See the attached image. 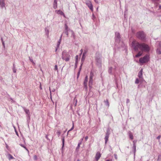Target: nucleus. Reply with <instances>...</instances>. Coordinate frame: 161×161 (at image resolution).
<instances>
[{"label": "nucleus", "mask_w": 161, "mask_h": 161, "mask_svg": "<svg viewBox=\"0 0 161 161\" xmlns=\"http://www.w3.org/2000/svg\"><path fill=\"white\" fill-rule=\"evenodd\" d=\"M132 47L135 51H137L138 49L145 52H149L150 50L149 46L144 43H139L136 41L134 40L131 43Z\"/></svg>", "instance_id": "f257e3e1"}, {"label": "nucleus", "mask_w": 161, "mask_h": 161, "mask_svg": "<svg viewBox=\"0 0 161 161\" xmlns=\"http://www.w3.org/2000/svg\"><path fill=\"white\" fill-rule=\"evenodd\" d=\"M136 36L139 39L144 41L146 39V36L145 33L143 31H139L136 34Z\"/></svg>", "instance_id": "f03ea898"}, {"label": "nucleus", "mask_w": 161, "mask_h": 161, "mask_svg": "<svg viewBox=\"0 0 161 161\" xmlns=\"http://www.w3.org/2000/svg\"><path fill=\"white\" fill-rule=\"evenodd\" d=\"M70 56L69 53L65 50H64L62 53V58L66 62H68L69 60Z\"/></svg>", "instance_id": "7ed1b4c3"}, {"label": "nucleus", "mask_w": 161, "mask_h": 161, "mask_svg": "<svg viewBox=\"0 0 161 161\" xmlns=\"http://www.w3.org/2000/svg\"><path fill=\"white\" fill-rule=\"evenodd\" d=\"M149 60V57L146 55L143 58H141L139 59V62L142 64L147 62Z\"/></svg>", "instance_id": "20e7f679"}, {"label": "nucleus", "mask_w": 161, "mask_h": 161, "mask_svg": "<svg viewBox=\"0 0 161 161\" xmlns=\"http://www.w3.org/2000/svg\"><path fill=\"white\" fill-rule=\"evenodd\" d=\"M93 73L92 72H91L90 74L89 80V86L90 88L92 87L93 83Z\"/></svg>", "instance_id": "39448f33"}, {"label": "nucleus", "mask_w": 161, "mask_h": 161, "mask_svg": "<svg viewBox=\"0 0 161 161\" xmlns=\"http://www.w3.org/2000/svg\"><path fill=\"white\" fill-rule=\"evenodd\" d=\"M115 40L116 42H119L120 41L121 38L120 36V34L118 32H116L115 33Z\"/></svg>", "instance_id": "423d86ee"}, {"label": "nucleus", "mask_w": 161, "mask_h": 161, "mask_svg": "<svg viewBox=\"0 0 161 161\" xmlns=\"http://www.w3.org/2000/svg\"><path fill=\"white\" fill-rule=\"evenodd\" d=\"M86 4L92 11H93V7L91 2L90 1H87L86 2Z\"/></svg>", "instance_id": "0eeeda50"}, {"label": "nucleus", "mask_w": 161, "mask_h": 161, "mask_svg": "<svg viewBox=\"0 0 161 161\" xmlns=\"http://www.w3.org/2000/svg\"><path fill=\"white\" fill-rule=\"evenodd\" d=\"M88 81V77L86 76L85 78V79L84 81V87L86 90L87 89V82Z\"/></svg>", "instance_id": "6e6552de"}, {"label": "nucleus", "mask_w": 161, "mask_h": 161, "mask_svg": "<svg viewBox=\"0 0 161 161\" xmlns=\"http://www.w3.org/2000/svg\"><path fill=\"white\" fill-rule=\"evenodd\" d=\"M138 76L140 79H142L143 80V81H144L145 82L144 80H143V76H142V69L139 72L138 74Z\"/></svg>", "instance_id": "1a4fd4ad"}, {"label": "nucleus", "mask_w": 161, "mask_h": 161, "mask_svg": "<svg viewBox=\"0 0 161 161\" xmlns=\"http://www.w3.org/2000/svg\"><path fill=\"white\" fill-rule=\"evenodd\" d=\"M156 53L157 54H161V45L160 43L157 49Z\"/></svg>", "instance_id": "9d476101"}, {"label": "nucleus", "mask_w": 161, "mask_h": 161, "mask_svg": "<svg viewBox=\"0 0 161 161\" xmlns=\"http://www.w3.org/2000/svg\"><path fill=\"white\" fill-rule=\"evenodd\" d=\"M23 109L25 113L28 115V116L29 117V119H30V112L29 109H27L25 108L24 107Z\"/></svg>", "instance_id": "9b49d317"}, {"label": "nucleus", "mask_w": 161, "mask_h": 161, "mask_svg": "<svg viewBox=\"0 0 161 161\" xmlns=\"http://www.w3.org/2000/svg\"><path fill=\"white\" fill-rule=\"evenodd\" d=\"M0 7L2 9L5 7V3L4 0H0Z\"/></svg>", "instance_id": "f8f14e48"}, {"label": "nucleus", "mask_w": 161, "mask_h": 161, "mask_svg": "<svg viewBox=\"0 0 161 161\" xmlns=\"http://www.w3.org/2000/svg\"><path fill=\"white\" fill-rule=\"evenodd\" d=\"M101 156V154L99 152H97L96 154L95 158L96 160L97 161Z\"/></svg>", "instance_id": "ddd939ff"}, {"label": "nucleus", "mask_w": 161, "mask_h": 161, "mask_svg": "<svg viewBox=\"0 0 161 161\" xmlns=\"http://www.w3.org/2000/svg\"><path fill=\"white\" fill-rule=\"evenodd\" d=\"M128 134L131 140H133V136L132 133L130 131H129L128 132Z\"/></svg>", "instance_id": "4468645a"}, {"label": "nucleus", "mask_w": 161, "mask_h": 161, "mask_svg": "<svg viewBox=\"0 0 161 161\" xmlns=\"http://www.w3.org/2000/svg\"><path fill=\"white\" fill-rule=\"evenodd\" d=\"M62 36V35H61L59 39L58 40V42L57 45V47H59L61 43V41Z\"/></svg>", "instance_id": "2eb2a0df"}, {"label": "nucleus", "mask_w": 161, "mask_h": 161, "mask_svg": "<svg viewBox=\"0 0 161 161\" xmlns=\"http://www.w3.org/2000/svg\"><path fill=\"white\" fill-rule=\"evenodd\" d=\"M53 8L54 9H56L57 8V1L54 0L53 3Z\"/></svg>", "instance_id": "dca6fc26"}, {"label": "nucleus", "mask_w": 161, "mask_h": 161, "mask_svg": "<svg viewBox=\"0 0 161 161\" xmlns=\"http://www.w3.org/2000/svg\"><path fill=\"white\" fill-rule=\"evenodd\" d=\"M55 12L57 14H60L61 15H63L64 14L63 12L60 10H56Z\"/></svg>", "instance_id": "f3484780"}, {"label": "nucleus", "mask_w": 161, "mask_h": 161, "mask_svg": "<svg viewBox=\"0 0 161 161\" xmlns=\"http://www.w3.org/2000/svg\"><path fill=\"white\" fill-rule=\"evenodd\" d=\"M104 103H105V105L107 106L108 107H109V103L108 101V100L107 99L106 100H104Z\"/></svg>", "instance_id": "a211bd4d"}, {"label": "nucleus", "mask_w": 161, "mask_h": 161, "mask_svg": "<svg viewBox=\"0 0 161 161\" xmlns=\"http://www.w3.org/2000/svg\"><path fill=\"white\" fill-rule=\"evenodd\" d=\"M109 137V136L106 135H105V137L104 138L105 140V144H106L108 140V139Z\"/></svg>", "instance_id": "6ab92c4d"}, {"label": "nucleus", "mask_w": 161, "mask_h": 161, "mask_svg": "<svg viewBox=\"0 0 161 161\" xmlns=\"http://www.w3.org/2000/svg\"><path fill=\"white\" fill-rule=\"evenodd\" d=\"M21 147L24 148L28 152H29V151L27 149V147H25L24 144H19Z\"/></svg>", "instance_id": "aec40b11"}, {"label": "nucleus", "mask_w": 161, "mask_h": 161, "mask_svg": "<svg viewBox=\"0 0 161 161\" xmlns=\"http://www.w3.org/2000/svg\"><path fill=\"white\" fill-rule=\"evenodd\" d=\"M62 147L61 148L62 149H63V148L64 146V137H62Z\"/></svg>", "instance_id": "412c9836"}, {"label": "nucleus", "mask_w": 161, "mask_h": 161, "mask_svg": "<svg viewBox=\"0 0 161 161\" xmlns=\"http://www.w3.org/2000/svg\"><path fill=\"white\" fill-rule=\"evenodd\" d=\"M136 145H133V152L134 153V156H135V153L136 152Z\"/></svg>", "instance_id": "4be33fe9"}, {"label": "nucleus", "mask_w": 161, "mask_h": 161, "mask_svg": "<svg viewBox=\"0 0 161 161\" xmlns=\"http://www.w3.org/2000/svg\"><path fill=\"white\" fill-rule=\"evenodd\" d=\"M8 158L10 160L14 158L10 154H8Z\"/></svg>", "instance_id": "5701e85b"}, {"label": "nucleus", "mask_w": 161, "mask_h": 161, "mask_svg": "<svg viewBox=\"0 0 161 161\" xmlns=\"http://www.w3.org/2000/svg\"><path fill=\"white\" fill-rule=\"evenodd\" d=\"M96 61L99 64H101V60L100 58L97 57L96 58Z\"/></svg>", "instance_id": "b1692460"}, {"label": "nucleus", "mask_w": 161, "mask_h": 161, "mask_svg": "<svg viewBox=\"0 0 161 161\" xmlns=\"http://www.w3.org/2000/svg\"><path fill=\"white\" fill-rule=\"evenodd\" d=\"M142 54V53L139 52L136 55V57L137 58L141 56Z\"/></svg>", "instance_id": "393cba45"}, {"label": "nucleus", "mask_w": 161, "mask_h": 161, "mask_svg": "<svg viewBox=\"0 0 161 161\" xmlns=\"http://www.w3.org/2000/svg\"><path fill=\"white\" fill-rule=\"evenodd\" d=\"M110 134V130L109 128H108L107 130V132L106 133V135L109 136Z\"/></svg>", "instance_id": "a878e982"}, {"label": "nucleus", "mask_w": 161, "mask_h": 161, "mask_svg": "<svg viewBox=\"0 0 161 161\" xmlns=\"http://www.w3.org/2000/svg\"><path fill=\"white\" fill-rule=\"evenodd\" d=\"M13 72L14 73H15L16 72V69H15V66L14 64H13Z\"/></svg>", "instance_id": "bb28decb"}, {"label": "nucleus", "mask_w": 161, "mask_h": 161, "mask_svg": "<svg viewBox=\"0 0 161 161\" xmlns=\"http://www.w3.org/2000/svg\"><path fill=\"white\" fill-rule=\"evenodd\" d=\"M70 31L71 33V37H73L74 39L75 38V35L74 31L72 30H70Z\"/></svg>", "instance_id": "cd10ccee"}, {"label": "nucleus", "mask_w": 161, "mask_h": 161, "mask_svg": "<svg viewBox=\"0 0 161 161\" xmlns=\"http://www.w3.org/2000/svg\"><path fill=\"white\" fill-rule=\"evenodd\" d=\"M85 58V55H82V57L81 59V63H83Z\"/></svg>", "instance_id": "c85d7f7f"}, {"label": "nucleus", "mask_w": 161, "mask_h": 161, "mask_svg": "<svg viewBox=\"0 0 161 161\" xmlns=\"http://www.w3.org/2000/svg\"><path fill=\"white\" fill-rule=\"evenodd\" d=\"M45 31L46 32V34L47 36H48L49 35V31L46 28L45 29Z\"/></svg>", "instance_id": "c756f323"}, {"label": "nucleus", "mask_w": 161, "mask_h": 161, "mask_svg": "<svg viewBox=\"0 0 161 161\" xmlns=\"http://www.w3.org/2000/svg\"><path fill=\"white\" fill-rule=\"evenodd\" d=\"M65 31H70V30H71L69 29L68 28V27L66 24H65Z\"/></svg>", "instance_id": "7c9ffc66"}, {"label": "nucleus", "mask_w": 161, "mask_h": 161, "mask_svg": "<svg viewBox=\"0 0 161 161\" xmlns=\"http://www.w3.org/2000/svg\"><path fill=\"white\" fill-rule=\"evenodd\" d=\"M113 68L112 67H110L108 69V73L110 74H112V70Z\"/></svg>", "instance_id": "2f4dec72"}, {"label": "nucleus", "mask_w": 161, "mask_h": 161, "mask_svg": "<svg viewBox=\"0 0 161 161\" xmlns=\"http://www.w3.org/2000/svg\"><path fill=\"white\" fill-rule=\"evenodd\" d=\"M78 55H77L75 56V62H76V65L78 63Z\"/></svg>", "instance_id": "473e14b6"}, {"label": "nucleus", "mask_w": 161, "mask_h": 161, "mask_svg": "<svg viewBox=\"0 0 161 161\" xmlns=\"http://www.w3.org/2000/svg\"><path fill=\"white\" fill-rule=\"evenodd\" d=\"M74 128V124L73 122L72 124V126L71 128L68 131L67 134H68V133L69 131L72 130Z\"/></svg>", "instance_id": "72a5a7b5"}, {"label": "nucleus", "mask_w": 161, "mask_h": 161, "mask_svg": "<svg viewBox=\"0 0 161 161\" xmlns=\"http://www.w3.org/2000/svg\"><path fill=\"white\" fill-rule=\"evenodd\" d=\"M29 60L31 61V62H32L33 64H35V63L34 62L32 58H31L30 57H29Z\"/></svg>", "instance_id": "f704fd0d"}, {"label": "nucleus", "mask_w": 161, "mask_h": 161, "mask_svg": "<svg viewBox=\"0 0 161 161\" xmlns=\"http://www.w3.org/2000/svg\"><path fill=\"white\" fill-rule=\"evenodd\" d=\"M64 31V33L66 35L67 37L69 36L68 31Z\"/></svg>", "instance_id": "c9c22d12"}, {"label": "nucleus", "mask_w": 161, "mask_h": 161, "mask_svg": "<svg viewBox=\"0 0 161 161\" xmlns=\"http://www.w3.org/2000/svg\"><path fill=\"white\" fill-rule=\"evenodd\" d=\"M74 102H75L74 104V106H76L77 105V99H76L75 98L74 99Z\"/></svg>", "instance_id": "e433bc0d"}, {"label": "nucleus", "mask_w": 161, "mask_h": 161, "mask_svg": "<svg viewBox=\"0 0 161 161\" xmlns=\"http://www.w3.org/2000/svg\"><path fill=\"white\" fill-rule=\"evenodd\" d=\"M57 134L58 135V137H59L61 134V132L60 130H58L57 132Z\"/></svg>", "instance_id": "4c0bfd02"}, {"label": "nucleus", "mask_w": 161, "mask_h": 161, "mask_svg": "<svg viewBox=\"0 0 161 161\" xmlns=\"http://www.w3.org/2000/svg\"><path fill=\"white\" fill-rule=\"evenodd\" d=\"M96 19V17L93 14H92V19L94 21H95V19Z\"/></svg>", "instance_id": "58836bf2"}, {"label": "nucleus", "mask_w": 161, "mask_h": 161, "mask_svg": "<svg viewBox=\"0 0 161 161\" xmlns=\"http://www.w3.org/2000/svg\"><path fill=\"white\" fill-rule=\"evenodd\" d=\"M139 82V80L138 78H136V80L135 83L136 84H138Z\"/></svg>", "instance_id": "ea45409f"}, {"label": "nucleus", "mask_w": 161, "mask_h": 161, "mask_svg": "<svg viewBox=\"0 0 161 161\" xmlns=\"http://www.w3.org/2000/svg\"><path fill=\"white\" fill-rule=\"evenodd\" d=\"M83 63H81V64L80 67V68H79V71H80V72L81 70V68H82V64H83Z\"/></svg>", "instance_id": "a19ab883"}, {"label": "nucleus", "mask_w": 161, "mask_h": 161, "mask_svg": "<svg viewBox=\"0 0 161 161\" xmlns=\"http://www.w3.org/2000/svg\"><path fill=\"white\" fill-rule=\"evenodd\" d=\"M34 160H36L37 159V156L36 155H34Z\"/></svg>", "instance_id": "79ce46f5"}, {"label": "nucleus", "mask_w": 161, "mask_h": 161, "mask_svg": "<svg viewBox=\"0 0 161 161\" xmlns=\"http://www.w3.org/2000/svg\"><path fill=\"white\" fill-rule=\"evenodd\" d=\"M54 69L55 70H58V66H57V65H55L54 66Z\"/></svg>", "instance_id": "37998d69"}, {"label": "nucleus", "mask_w": 161, "mask_h": 161, "mask_svg": "<svg viewBox=\"0 0 161 161\" xmlns=\"http://www.w3.org/2000/svg\"><path fill=\"white\" fill-rule=\"evenodd\" d=\"M80 72L78 71V72L77 73V79H78L79 78L80 75Z\"/></svg>", "instance_id": "c03bdc74"}, {"label": "nucleus", "mask_w": 161, "mask_h": 161, "mask_svg": "<svg viewBox=\"0 0 161 161\" xmlns=\"http://www.w3.org/2000/svg\"><path fill=\"white\" fill-rule=\"evenodd\" d=\"M80 72L78 71V72L77 73V79H78L79 78L80 75Z\"/></svg>", "instance_id": "a18cd8bd"}, {"label": "nucleus", "mask_w": 161, "mask_h": 161, "mask_svg": "<svg viewBox=\"0 0 161 161\" xmlns=\"http://www.w3.org/2000/svg\"><path fill=\"white\" fill-rule=\"evenodd\" d=\"M123 47L126 50H127V47L125 44H124Z\"/></svg>", "instance_id": "49530a36"}, {"label": "nucleus", "mask_w": 161, "mask_h": 161, "mask_svg": "<svg viewBox=\"0 0 161 161\" xmlns=\"http://www.w3.org/2000/svg\"><path fill=\"white\" fill-rule=\"evenodd\" d=\"M88 138V137L87 136H86L85 138V141H86L87 140Z\"/></svg>", "instance_id": "de8ad7c7"}, {"label": "nucleus", "mask_w": 161, "mask_h": 161, "mask_svg": "<svg viewBox=\"0 0 161 161\" xmlns=\"http://www.w3.org/2000/svg\"><path fill=\"white\" fill-rule=\"evenodd\" d=\"M133 145H136V140H134L133 141Z\"/></svg>", "instance_id": "09e8293b"}, {"label": "nucleus", "mask_w": 161, "mask_h": 161, "mask_svg": "<svg viewBox=\"0 0 161 161\" xmlns=\"http://www.w3.org/2000/svg\"><path fill=\"white\" fill-rule=\"evenodd\" d=\"M86 50H85V51H84L82 55L85 56V55L86 54Z\"/></svg>", "instance_id": "8fccbe9b"}, {"label": "nucleus", "mask_w": 161, "mask_h": 161, "mask_svg": "<svg viewBox=\"0 0 161 161\" xmlns=\"http://www.w3.org/2000/svg\"><path fill=\"white\" fill-rule=\"evenodd\" d=\"M114 158H115L116 159H117V155L116 154H114Z\"/></svg>", "instance_id": "3c124183"}, {"label": "nucleus", "mask_w": 161, "mask_h": 161, "mask_svg": "<svg viewBox=\"0 0 161 161\" xmlns=\"http://www.w3.org/2000/svg\"><path fill=\"white\" fill-rule=\"evenodd\" d=\"M129 102H130V100H129V99H128V98H127L126 99V103L128 104Z\"/></svg>", "instance_id": "603ef678"}, {"label": "nucleus", "mask_w": 161, "mask_h": 161, "mask_svg": "<svg viewBox=\"0 0 161 161\" xmlns=\"http://www.w3.org/2000/svg\"><path fill=\"white\" fill-rule=\"evenodd\" d=\"M48 135H46V136H45L47 140H48L50 141V139L48 138Z\"/></svg>", "instance_id": "864d4df0"}, {"label": "nucleus", "mask_w": 161, "mask_h": 161, "mask_svg": "<svg viewBox=\"0 0 161 161\" xmlns=\"http://www.w3.org/2000/svg\"><path fill=\"white\" fill-rule=\"evenodd\" d=\"M94 1H95V2L97 3H98V0H94Z\"/></svg>", "instance_id": "5fc2aeb1"}, {"label": "nucleus", "mask_w": 161, "mask_h": 161, "mask_svg": "<svg viewBox=\"0 0 161 161\" xmlns=\"http://www.w3.org/2000/svg\"><path fill=\"white\" fill-rule=\"evenodd\" d=\"M161 137L160 136H158L157 138V139H159Z\"/></svg>", "instance_id": "6e6d98bb"}, {"label": "nucleus", "mask_w": 161, "mask_h": 161, "mask_svg": "<svg viewBox=\"0 0 161 161\" xmlns=\"http://www.w3.org/2000/svg\"><path fill=\"white\" fill-rule=\"evenodd\" d=\"M0 80L1 81V82L3 80V78L2 77H0Z\"/></svg>", "instance_id": "4d7b16f0"}, {"label": "nucleus", "mask_w": 161, "mask_h": 161, "mask_svg": "<svg viewBox=\"0 0 161 161\" xmlns=\"http://www.w3.org/2000/svg\"><path fill=\"white\" fill-rule=\"evenodd\" d=\"M80 54H81L82 53V52H83V50H82V49H81L80 50Z\"/></svg>", "instance_id": "13d9d810"}, {"label": "nucleus", "mask_w": 161, "mask_h": 161, "mask_svg": "<svg viewBox=\"0 0 161 161\" xmlns=\"http://www.w3.org/2000/svg\"><path fill=\"white\" fill-rule=\"evenodd\" d=\"M58 48L59 47H56V49H55V52H56L57 51L58 49Z\"/></svg>", "instance_id": "bf43d9fd"}, {"label": "nucleus", "mask_w": 161, "mask_h": 161, "mask_svg": "<svg viewBox=\"0 0 161 161\" xmlns=\"http://www.w3.org/2000/svg\"><path fill=\"white\" fill-rule=\"evenodd\" d=\"M81 144V142H80L79 143H78V146H77V147H79L80 146V145Z\"/></svg>", "instance_id": "052dcab7"}, {"label": "nucleus", "mask_w": 161, "mask_h": 161, "mask_svg": "<svg viewBox=\"0 0 161 161\" xmlns=\"http://www.w3.org/2000/svg\"><path fill=\"white\" fill-rule=\"evenodd\" d=\"M2 44L3 46V47H5V44H4V42H2Z\"/></svg>", "instance_id": "680f3d73"}, {"label": "nucleus", "mask_w": 161, "mask_h": 161, "mask_svg": "<svg viewBox=\"0 0 161 161\" xmlns=\"http://www.w3.org/2000/svg\"><path fill=\"white\" fill-rule=\"evenodd\" d=\"M83 138H81L80 140V142H81L83 141Z\"/></svg>", "instance_id": "e2e57ef3"}, {"label": "nucleus", "mask_w": 161, "mask_h": 161, "mask_svg": "<svg viewBox=\"0 0 161 161\" xmlns=\"http://www.w3.org/2000/svg\"><path fill=\"white\" fill-rule=\"evenodd\" d=\"M159 9H161V5H159Z\"/></svg>", "instance_id": "0e129e2a"}, {"label": "nucleus", "mask_w": 161, "mask_h": 161, "mask_svg": "<svg viewBox=\"0 0 161 161\" xmlns=\"http://www.w3.org/2000/svg\"><path fill=\"white\" fill-rule=\"evenodd\" d=\"M55 91V90L54 89H53V90H52V92H54Z\"/></svg>", "instance_id": "69168bd1"}, {"label": "nucleus", "mask_w": 161, "mask_h": 161, "mask_svg": "<svg viewBox=\"0 0 161 161\" xmlns=\"http://www.w3.org/2000/svg\"><path fill=\"white\" fill-rule=\"evenodd\" d=\"M1 41H2V42H4L3 40V39L2 38H1Z\"/></svg>", "instance_id": "338daca9"}, {"label": "nucleus", "mask_w": 161, "mask_h": 161, "mask_svg": "<svg viewBox=\"0 0 161 161\" xmlns=\"http://www.w3.org/2000/svg\"><path fill=\"white\" fill-rule=\"evenodd\" d=\"M106 161H110V160L108 159V160H106Z\"/></svg>", "instance_id": "774afa93"}]
</instances>
